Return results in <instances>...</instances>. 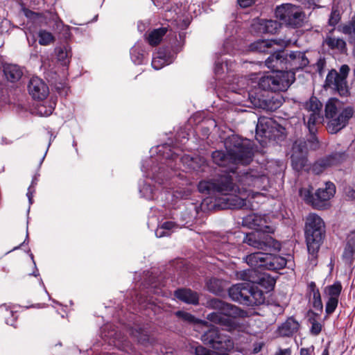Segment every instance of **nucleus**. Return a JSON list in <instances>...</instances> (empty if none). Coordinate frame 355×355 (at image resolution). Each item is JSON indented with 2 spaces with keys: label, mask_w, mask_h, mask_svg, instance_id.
Returning a JSON list of instances; mask_svg holds the SVG:
<instances>
[{
  "label": "nucleus",
  "mask_w": 355,
  "mask_h": 355,
  "mask_svg": "<svg viewBox=\"0 0 355 355\" xmlns=\"http://www.w3.org/2000/svg\"><path fill=\"white\" fill-rule=\"evenodd\" d=\"M235 178L236 185L233 182V176L227 173L212 180L201 181L198 188L202 193L221 195L217 200V205L221 209H242L248 207L243 192L253 189H266L268 186V177L257 169L240 171Z\"/></svg>",
  "instance_id": "nucleus-1"
},
{
  "label": "nucleus",
  "mask_w": 355,
  "mask_h": 355,
  "mask_svg": "<svg viewBox=\"0 0 355 355\" xmlns=\"http://www.w3.org/2000/svg\"><path fill=\"white\" fill-rule=\"evenodd\" d=\"M243 225L256 230L245 235L244 243L264 251L278 252L281 250V243L270 235L275 232V229L266 220L265 216L257 214H249L243 218Z\"/></svg>",
  "instance_id": "nucleus-2"
},
{
  "label": "nucleus",
  "mask_w": 355,
  "mask_h": 355,
  "mask_svg": "<svg viewBox=\"0 0 355 355\" xmlns=\"http://www.w3.org/2000/svg\"><path fill=\"white\" fill-rule=\"evenodd\" d=\"M225 146L226 153L222 150L214 151L211 155L212 159L220 166L228 167L230 172L234 175L236 173L234 165H246L252 161L253 152L249 140L232 136L225 141Z\"/></svg>",
  "instance_id": "nucleus-3"
},
{
  "label": "nucleus",
  "mask_w": 355,
  "mask_h": 355,
  "mask_svg": "<svg viewBox=\"0 0 355 355\" xmlns=\"http://www.w3.org/2000/svg\"><path fill=\"white\" fill-rule=\"evenodd\" d=\"M324 113L328 120L327 130L335 134L347 125L349 120L353 116L354 110L350 106L345 107L338 99L331 98L326 103Z\"/></svg>",
  "instance_id": "nucleus-4"
},
{
  "label": "nucleus",
  "mask_w": 355,
  "mask_h": 355,
  "mask_svg": "<svg viewBox=\"0 0 355 355\" xmlns=\"http://www.w3.org/2000/svg\"><path fill=\"white\" fill-rule=\"evenodd\" d=\"M208 306L213 309L218 310V312L208 314L207 319L210 322L225 327L228 330L234 326L232 318L244 315V312L239 307L216 298L210 300L208 302Z\"/></svg>",
  "instance_id": "nucleus-5"
},
{
  "label": "nucleus",
  "mask_w": 355,
  "mask_h": 355,
  "mask_svg": "<svg viewBox=\"0 0 355 355\" xmlns=\"http://www.w3.org/2000/svg\"><path fill=\"white\" fill-rule=\"evenodd\" d=\"M305 234L309 253L318 252L324 233V223L317 214H309L306 219Z\"/></svg>",
  "instance_id": "nucleus-6"
},
{
  "label": "nucleus",
  "mask_w": 355,
  "mask_h": 355,
  "mask_svg": "<svg viewBox=\"0 0 355 355\" xmlns=\"http://www.w3.org/2000/svg\"><path fill=\"white\" fill-rule=\"evenodd\" d=\"M313 188H302L300 190V196L313 207L318 209L325 208L326 202L330 200L336 193V187L332 182H327L324 188L317 190L315 195L312 193Z\"/></svg>",
  "instance_id": "nucleus-7"
},
{
  "label": "nucleus",
  "mask_w": 355,
  "mask_h": 355,
  "mask_svg": "<svg viewBox=\"0 0 355 355\" xmlns=\"http://www.w3.org/2000/svg\"><path fill=\"white\" fill-rule=\"evenodd\" d=\"M247 263L252 268L277 270L284 268L286 265V259L278 255L255 252L245 257Z\"/></svg>",
  "instance_id": "nucleus-8"
},
{
  "label": "nucleus",
  "mask_w": 355,
  "mask_h": 355,
  "mask_svg": "<svg viewBox=\"0 0 355 355\" xmlns=\"http://www.w3.org/2000/svg\"><path fill=\"white\" fill-rule=\"evenodd\" d=\"M295 80L292 72L268 73L259 78V85L264 90L273 92L286 90Z\"/></svg>",
  "instance_id": "nucleus-9"
},
{
  "label": "nucleus",
  "mask_w": 355,
  "mask_h": 355,
  "mask_svg": "<svg viewBox=\"0 0 355 355\" xmlns=\"http://www.w3.org/2000/svg\"><path fill=\"white\" fill-rule=\"evenodd\" d=\"M318 146V141L315 136L311 137V140L306 141L304 140L296 141L293 146L291 155V162L293 168L300 171L306 166L308 148L316 149Z\"/></svg>",
  "instance_id": "nucleus-10"
},
{
  "label": "nucleus",
  "mask_w": 355,
  "mask_h": 355,
  "mask_svg": "<svg viewBox=\"0 0 355 355\" xmlns=\"http://www.w3.org/2000/svg\"><path fill=\"white\" fill-rule=\"evenodd\" d=\"M275 16L283 23L294 28L300 26L304 19V13L302 9L290 3L277 7Z\"/></svg>",
  "instance_id": "nucleus-11"
},
{
  "label": "nucleus",
  "mask_w": 355,
  "mask_h": 355,
  "mask_svg": "<svg viewBox=\"0 0 355 355\" xmlns=\"http://www.w3.org/2000/svg\"><path fill=\"white\" fill-rule=\"evenodd\" d=\"M322 107V103L315 96L310 98L304 105L303 119L311 134L315 133V125L321 121Z\"/></svg>",
  "instance_id": "nucleus-12"
},
{
  "label": "nucleus",
  "mask_w": 355,
  "mask_h": 355,
  "mask_svg": "<svg viewBox=\"0 0 355 355\" xmlns=\"http://www.w3.org/2000/svg\"><path fill=\"white\" fill-rule=\"evenodd\" d=\"M202 341L215 349L220 350V353H227L234 347V342L227 335L221 334L217 329L211 328L205 331L201 336Z\"/></svg>",
  "instance_id": "nucleus-13"
},
{
  "label": "nucleus",
  "mask_w": 355,
  "mask_h": 355,
  "mask_svg": "<svg viewBox=\"0 0 355 355\" xmlns=\"http://www.w3.org/2000/svg\"><path fill=\"white\" fill-rule=\"evenodd\" d=\"M349 71V67L347 64L341 66L339 73L336 70H331L327 76L326 85L336 89L340 96H347L349 91L346 78Z\"/></svg>",
  "instance_id": "nucleus-14"
},
{
  "label": "nucleus",
  "mask_w": 355,
  "mask_h": 355,
  "mask_svg": "<svg viewBox=\"0 0 355 355\" xmlns=\"http://www.w3.org/2000/svg\"><path fill=\"white\" fill-rule=\"evenodd\" d=\"M240 277L244 281L257 284V286L261 289H264L266 293L272 291L275 284V280L271 276L267 274H262L258 277L257 271L254 269L241 271L240 272Z\"/></svg>",
  "instance_id": "nucleus-15"
},
{
  "label": "nucleus",
  "mask_w": 355,
  "mask_h": 355,
  "mask_svg": "<svg viewBox=\"0 0 355 355\" xmlns=\"http://www.w3.org/2000/svg\"><path fill=\"white\" fill-rule=\"evenodd\" d=\"M30 95L37 100H43L46 98L49 90L47 85L38 77H33L28 85Z\"/></svg>",
  "instance_id": "nucleus-16"
},
{
  "label": "nucleus",
  "mask_w": 355,
  "mask_h": 355,
  "mask_svg": "<svg viewBox=\"0 0 355 355\" xmlns=\"http://www.w3.org/2000/svg\"><path fill=\"white\" fill-rule=\"evenodd\" d=\"M286 62V53L284 51H278L268 58L266 60V65L275 73L288 72Z\"/></svg>",
  "instance_id": "nucleus-17"
},
{
  "label": "nucleus",
  "mask_w": 355,
  "mask_h": 355,
  "mask_svg": "<svg viewBox=\"0 0 355 355\" xmlns=\"http://www.w3.org/2000/svg\"><path fill=\"white\" fill-rule=\"evenodd\" d=\"M250 282H246L233 285L229 289V295L234 301L247 305Z\"/></svg>",
  "instance_id": "nucleus-18"
},
{
  "label": "nucleus",
  "mask_w": 355,
  "mask_h": 355,
  "mask_svg": "<svg viewBox=\"0 0 355 355\" xmlns=\"http://www.w3.org/2000/svg\"><path fill=\"white\" fill-rule=\"evenodd\" d=\"M286 62L288 66V72H292L295 74V71L300 69L306 67L309 61L306 57L305 53L301 51L291 52L286 53Z\"/></svg>",
  "instance_id": "nucleus-19"
},
{
  "label": "nucleus",
  "mask_w": 355,
  "mask_h": 355,
  "mask_svg": "<svg viewBox=\"0 0 355 355\" xmlns=\"http://www.w3.org/2000/svg\"><path fill=\"white\" fill-rule=\"evenodd\" d=\"M281 24L276 20L258 19L252 24V30L257 33H276Z\"/></svg>",
  "instance_id": "nucleus-20"
},
{
  "label": "nucleus",
  "mask_w": 355,
  "mask_h": 355,
  "mask_svg": "<svg viewBox=\"0 0 355 355\" xmlns=\"http://www.w3.org/2000/svg\"><path fill=\"white\" fill-rule=\"evenodd\" d=\"M342 155L340 154L331 155L315 162L310 169L314 174L319 175L327 168L340 163Z\"/></svg>",
  "instance_id": "nucleus-21"
},
{
  "label": "nucleus",
  "mask_w": 355,
  "mask_h": 355,
  "mask_svg": "<svg viewBox=\"0 0 355 355\" xmlns=\"http://www.w3.org/2000/svg\"><path fill=\"white\" fill-rule=\"evenodd\" d=\"M290 42L284 40H258L249 46V49L253 52H268L274 44L286 46Z\"/></svg>",
  "instance_id": "nucleus-22"
},
{
  "label": "nucleus",
  "mask_w": 355,
  "mask_h": 355,
  "mask_svg": "<svg viewBox=\"0 0 355 355\" xmlns=\"http://www.w3.org/2000/svg\"><path fill=\"white\" fill-rule=\"evenodd\" d=\"M264 293L266 292L258 286L252 285L250 284L247 306H254L263 304L265 302Z\"/></svg>",
  "instance_id": "nucleus-23"
},
{
  "label": "nucleus",
  "mask_w": 355,
  "mask_h": 355,
  "mask_svg": "<svg viewBox=\"0 0 355 355\" xmlns=\"http://www.w3.org/2000/svg\"><path fill=\"white\" fill-rule=\"evenodd\" d=\"M300 328V324L293 318H289L278 328V334L281 336L290 337L296 333Z\"/></svg>",
  "instance_id": "nucleus-24"
},
{
  "label": "nucleus",
  "mask_w": 355,
  "mask_h": 355,
  "mask_svg": "<svg viewBox=\"0 0 355 355\" xmlns=\"http://www.w3.org/2000/svg\"><path fill=\"white\" fill-rule=\"evenodd\" d=\"M343 257L346 263L349 265L355 259V232H351L347 236V243Z\"/></svg>",
  "instance_id": "nucleus-25"
},
{
  "label": "nucleus",
  "mask_w": 355,
  "mask_h": 355,
  "mask_svg": "<svg viewBox=\"0 0 355 355\" xmlns=\"http://www.w3.org/2000/svg\"><path fill=\"white\" fill-rule=\"evenodd\" d=\"M175 297L187 304H198L199 301L198 294L191 289H179L175 292Z\"/></svg>",
  "instance_id": "nucleus-26"
},
{
  "label": "nucleus",
  "mask_w": 355,
  "mask_h": 355,
  "mask_svg": "<svg viewBox=\"0 0 355 355\" xmlns=\"http://www.w3.org/2000/svg\"><path fill=\"white\" fill-rule=\"evenodd\" d=\"M3 72L7 80L12 83L18 81L22 76L21 69L16 64H10L5 65Z\"/></svg>",
  "instance_id": "nucleus-27"
},
{
  "label": "nucleus",
  "mask_w": 355,
  "mask_h": 355,
  "mask_svg": "<svg viewBox=\"0 0 355 355\" xmlns=\"http://www.w3.org/2000/svg\"><path fill=\"white\" fill-rule=\"evenodd\" d=\"M338 30L347 36L349 42H355V15L349 21L340 26Z\"/></svg>",
  "instance_id": "nucleus-28"
},
{
  "label": "nucleus",
  "mask_w": 355,
  "mask_h": 355,
  "mask_svg": "<svg viewBox=\"0 0 355 355\" xmlns=\"http://www.w3.org/2000/svg\"><path fill=\"white\" fill-rule=\"evenodd\" d=\"M166 32L167 28L164 27L153 30L146 36L148 44L151 46H157L162 41Z\"/></svg>",
  "instance_id": "nucleus-29"
},
{
  "label": "nucleus",
  "mask_w": 355,
  "mask_h": 355,
  "mask_svg": "<svg viewBox=\"0 0 355 355\" xmlns=\"http://www.w3.org/2000/svg\"><path fill=\"white\" fill-rule=\"evenodd\" d=\"M325 43L330 49H336L340 52H344L347 49L345 41L340 38L327 37Z\"/></svg>",
  "instance_id": "nucleus-30"
},
{
  "label": "nucleus",
  "mask_w": 355,
  "mask_h": 355,
  "mask_svg": "<svg viewBox=\"0 0 355 355\" xmlns=\"http://www.w3.org/2000/svg\"><path fill=\"white\" fill-rule=\"evenodd\" d=\"M38 42L42 46H48L55 42L53 34L46 30H40L37 33Z\"/></svg>",
  "instance_id": "nucleus-31"
},
{
  "label": "nucleus",
  "mask_w": 355,
  "mask_h": 355,
  "mask_svg": "<svg viewBox=\"0 0 355 355\" xmlns=\"http://www.w3.org/2000/svg\"><path fill=\"white\" fill-rule=\"evenodd\" d=\"M342 291V285L340 282H335L331 286H328L324 288V293L329 298L335 297L338 299Z\"/></svg>",
  "instance_id": "nucleus-32"
},
{
  "label": "nucleus",
  "mask_w": 355,
  "mask_h": 355,
  "mask_svg": "<svg viewBox=\"0 0 355 355\" xmlns=\"http://www.w3.org/2000/svg\"><path fill=\"white\" fill-rule=\"evenodd\" d=\"M207 286L208 290L214 294H219L223 291L222 282L218 279H210L207 282Z\"/></svg>",
  "instance_id": "nucleus-33"
},
{
  "label": "nucleus",
  "mask_w": 355,
  "mask_h": 355,
  "mask_svg": "<svg viewBox=\"0 0 355 355\" xmlns=\"http://www.w3.org/2000/svg\"><path fill=\"white\" fill-rule=\"evenodd\" d=\"M175 227V224L172 221L164 222L162 224L160 227L157 230L155 234L158 237L169 236L170 233L168 232V231L172 230Z\"/></svg>",
  "instance_id": "nucleus-34"
},
{
  "label": "nucleus",
  "mask_w": 355,
  "mask_h": 355,
  "mask_svg": "<svg viewBox=\"0 0 355 355\" xmlns=\"http://www.w3.org/2000/svg\"><path fill=\"white\" fill-rule=\"evenodd\" d=\"M58 60L63 64L69 62V58L71 57V51L67 47H58L55 49Z\"/></svg>",
  "instance_id": "nucleus-35"
},
{
  "label": "nucleus",
  "mask_w": 355,
  "mask_h": 355,
  "mask_svg": "<svg viewBox=\"0 0 355 355\" xmlns=\"http://www.w3.org/2000/svg\"><path fill=\"white\" fill-rule=\"evenodd\" d=\"M167 60L165 58L164 56L162 55L161 53H157L153 58L152 60V66L153 67L156 69H160L164 66L166 65Z\"/></svg>",
  "instance_id": "nucleus-36"
},
{
  "label": "nucleus",
  "mask_w": 355,
  "mask_h": 355,
  "mask_svg": "<svg viewBox=\"0 0 355 355\" xmlns=\"http://www.w3.org/2000/svg\"><path fill=\"white\" fill-rule=\"evenodd\" d=\"M340 20V11L338 9V6H333L329 19V24L330 26H336Z\"/></svg>",
  "instance_id": "nucleus-37"
},
{
  "label": "nucleus",
  "mask_w": 355,
  "mask_h": 355,
  "mask_svg": "<svg viewBox=\"0 0 355 355\" xmlns=\"http://www.w3.org/2000/svg\"><path fill=\"white\" fill-rule=\"evenodd\" d=\"M24 15L30 19L33 20L36 23L42 24L43 21V16L42 13L40 12H35L32 10H30L28 9H24Z\"/></svg>",
  "instance_id": "nucleus-38"
},
{
  "label": "nucleus",
  "mask_w": 355,
  "mask_h": 355,
  "mask_svg": "<svg viewBox=\"0 0 355 355\" xmlns=\"http://www.w3.org/2000/svg\"><path fill=\"white\" fill-rule=\"evenodd\" d=\"M196 355H228L227 353H219L216 351H210L205 347L198 345L195 348Z\"/></svg>",
  "instance_id": "nucleus-39"
},
{
  "label": "nucleus",
  "mask_w": 355,
  "mask_h": 355,
  "mask_svg": "<svg viewBox=\"0 0 355 355\" xmlns=\"http://www.w3.org/2000/svg\"><path fill=\"white\" fill-rule=\"evenodd\" d=\"M310 295L313 297V306L317 309L322 310L323 304L319 290H314Z\"/></svg>",
  "instance_id": "nucleus-40"
},
{
  "label": "nucleus",
  "mask_w": 355,
  "mask_h": 355,
  "mask_svg": "<svg viewBox=\"0 0 355 355\" xmlns=\"http://www.w3.org/2000/svg\"><path fill=\"white\" fill-rule=\"evenodd\" d=\"M338 299L335 297L328 298L326 302L325 311L327 314L329 315L334 313L338 306Z\"/></svg>",
  "instance_id": "nucleus-41"
},
{
  "label": "nucleus",
  "mask_w": 355,
  "mask_h": 355,
  "mask_svg": "<svg viewBox=\"0 0 355 355\" xmlns=\"http://www.w3.org/2000/svg\"><path fill=\"white\" fill-rule=\"evenodd\" d=\"M175 315H177L178 318H181L184 321L188 322L189 323H196L197 322V320L196 318L192 315L191 313L183 311H178L175 313Z\"/></svg>",
  "instance_id": "nucleus-42"
},
{
  "label": "nucleus",
  "mask_w": 355,
  "mask_h": 355,
  "mask_svg": "<svg viewBox=\"0 0 355 355\" xmlns=\"http://www.w3.org/2000/svg\"><path fill=\"white\" fill-rule=\"evenodd\" d=\"M309 321L311 324V333L314 336L318 335L322 331V324L315 318H310Z\"/></svg>",
  "instance_id": "nucleus-43"
},
{
  "label": "nucleus",
  "mask_w": 355,
  "mask_h": 355,
  "mask_svg": "<svg viewBox=\"0 0 355 355\" xmlns=\"http://www.w3.org/2000/svg\"><path fill=\"white\" fill-rule=\"evenodd\" d=\"M131 58L135 64H140L143 62L144 55L140 53L137 49L132 48L131 49Z\"/></svg>",
  "instance_id": "nucleus-44"
},
{
  "label": "nucleus",
  "mask_w": 355,
  "mask_h": 355,
  "mask_svg": "<svg viewBox=\"0 0 355 355\" xmlns=\"http://www.w3.org/2000/svg\"><path fill=\"white\" fill-rule=\"evenodd\" d=\"M280 105V102H275L273 98L270 99L266 102V109L273 111L275 110Z\"/></svg>",
  "instance_id": "nucleus-45"
},
{
  "label": "nucleus",
  "mask_w": 355,
  "mask_h": 355,
  "mask_svg": "<svg viewBox=\"0 0 355 355\" xmlns=\"http://www.w3.org/2000/svg\"><path fill=\"white\" fill-rule=\"evenodd\" d=\"M38 113L43 116H46L50 115L53 110V107L52 106H49L48 109L46 108L44 105H40L38 107Z\"/></svg>",
  "instance_id": "nucleus-46"
},
{
  "label": "nucleus",
  "mask_w": 355,
  "mask_h": 355,
  "mask_svg": "<svg viewBox=\"0 0 355 355\" xmlns=\"http://www.w3.org/2000/svg\"><path fill=\"white\" fill-rule=\"evenodd\" d=\"M255 1L256 0H238V3L240 5V6L243 8H247L253 4L255 2Z\"/></svg>",
  "instance_id": "nucleus-47"
},
{
  "label": "nucleus",
  "mask_w": 355,
  "mask_h": 355,
  "mask_svg": "<svg viewBox=\"0 0 355 355\" xmlns=\"http://www.w3.org/2000/svg\"><path fill=\"white\" fill-rule=\"evenodd\" d=\"M313 346L309 348H302L300 349V355H311L313 352Z\"/></svg>",
  "instance_id": "nucleus-48"
},
{
  "label": "nucleus",
  "mask_w": 355,
  "mask_h": 355,
  "mask_svg": "<svg viewBox=\"0 0 355 355\" xmlns=\"http://www.w3.org/2000/svg\"><path fill=\"white\" fill-rule=\"evenodd\" d=\"M263 123H265V119H260L258 121L257 125V132L258 133L259 131H261L263 133H265L266 130L264 128L260 129L261 126L263 125Z\"/></svg>",
  "instance_id": "nucleus-49"
},
{
  "label": "nucleus",
  "mask_w": 355,
  "mask_h": 355,
  "mask_svg": "<svg viewBox=\"0 0 355 355\" xmlns=\"http://www.w3.org/2000/svg\"><path fill=\"white\" fill-rule=\"evenodd\" d=\"M291 351L290 349H279L276 352L275 355H291Z\"/></svg>",
  "instance_id": "nucleus-50"
},
{
  "label": "nucleus",
  "mask_w": 355,
  "mask_h": 355,
  "mask_svg": "<svg viewBox=\"0 0 355 355\" xmlns=\"http://www.w3.org/2000/svg\"><path fill=\"white\" fill-rule=\"evenodd\" d=\"M309 289L310 293L313 292L314 290H319L316 288L315 283L313 282H311L309 284Z\"/></svg>",
  "instance_id": "nucleus-51"
},
{
  "label": "nucleus",
  "mask_w": 355,
  "mask_h": 355,
  "mask_svg": "<svg viewBox=\"0 0 355 355\" xmlns=\"http://www.w3.org/2000/svg\"><path fill=\"white\" fill-rule=\"evenodd\" d=\"M262 346H263V344H261V343L256 344L253 349V352L254 354L259 352L262 348Z\"/></svg>",
  "instance_id": "nucleus-52"
},
{
  "label": "nucleus",
  "mask_w": 355,
  "mask_h": 355,
  "mask_svg": "<svg viewBox=\"0 0 355 355\" xmlns=\"http://www.w3.org/2000/svg\"><path fill=\"white\" fill-rule=\"evenodd\" d=\"M132 335H133L135 338H137V340H138L139 342H143V340H143V338H141V336H140V333H139V332H137H137L135 334V332H134V331H132Z\"/></svg>",
  "instance_id": "nucleus-53"
},
{
  "label": "nucleus",
  "mask_w": 355,
  "mask_h": 355,
  "mask_svg": "<svg viewBox=\"0 0 355 355\" xmlns=\"http://www.w3.org/2000/svg\"><path fill=\"white\" fill-rule=\"evenodd\" d=\"M27 196L28 198V200H29V202L31 203V200H32V193L31 192V191L29 190L28 192L27 193Z\"/></svg>",
  "instance_id": "nucleus-54"
},
{
  "label": "nucleus",
  "mask_w": 355,
  "mask_h": 355,
  "mask_svg": "<svg viewBox=\"0 0 355 355\" xmlns=\"http://www.w3.org/2000/svg\"><path fill=\"white\" fill-rule=\"evenodd\" d=\"M322 355H329V349H328V347H326V348L323 350V352H322Z\"/></svg>",
  "instance_id": "nucleus-55"
},
{
  "label": "nucleus",
  "mask_w": 355,
  "mask_h": 355,
  "mask_svg": "<svg viewBox=\"0 0 355 355\" xmlns=\"http://www.w3.org/2000/svg\"><path fill=\"white\" fill-rule=\"evenodd\" d=\"M191 161V163L190 164L191 167L193 169L196 170L197 168H196V166H194V162H194V159H192Z\"/></svg>",
  "instance_id": "nucleus-56"
},
{
  "label": "nucleus",
  "mask_w": 355,
  "mask_h": 355,
  "mask_svg": "<svg viewBox=\"0 0 355 355\" xmlns=\"http://www.w3.org/2000/svg\"><path fill=\"white\" fill-rule=\"evenodd\" d=\"M352 53H353V55L355 57V42H354Z\"/></svg>",
  "instance_id": "nucleus-57"
},
{
  "label": "nucleus",
  "mask_w": 355,
  "mask_h": 355,
  "mask_svg": "<svg viewBox=\"0 0 355 355\" xmlns=\"http://www.w3.org/2000/svg\"><path fill=\"white\" fill-rule=\"evenodd\" d=\"M354 75H355V69L354 70Z\"/></svg>",
  "instance_id": "nucleus-58"
}]
</instances>
